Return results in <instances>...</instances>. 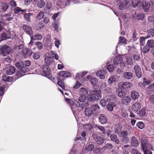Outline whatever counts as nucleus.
I'll use <instances>...</instances> for the list:
<instances>
[{
  "mask_svg": "<svg viewBox=\"0 0 154 154\" xmlns=\"http://www.w3.org/2000/svg\"><path fill=\"white\" fill-rule=\"evenodd\" d=\"M10 53V48L8 45H4L0 47V55L2 54L3 56H7L5 57L4 59L7 62L10 61L9 53Z\"/></svg>",
  "mask_w": 154,
  "mask_h": 154,
  "instance_id": "f257e3e1",
  "label": "nucleus"
},
{
  "mask_svg": "<svg viewBox=\"0 0 154 154\" xmlns=\"http://www.w3.org/2000/svg\"><path fill=\"white\" fill-rule=\"evenodd\" d=\"M102 95L100 90H94L92 91L91 95L88 98L90 101L97 100L101 98Z\"/></svg>",
  "mask_w": 154,
  "mask_h": 154,
  "instance_id": "f03ea898",
  "label": "nucleus"
},
{
  "mask_svg": "<svg viewBox=\"0 0 154 154\" xmlns=\"http://www.w3.org/2000/svg\"><path fill=\"white\" fill-rule=\"evenodd\" d=\"M92 137L95 140L97 143L100 145L102 144L104 142L103 138L98 136L96 133L93 134Z\"/></svg>",
  "mask_w": 154,
  "mask_h": 154,
  "instance_id": "7ed1b4c3",
  "label": "nucleus"
},
{
  "mask_svg": "<svg viewBox=\"0 0 154 154\" xmlns=\"http://www.w3.org/2000/svg\"><path fill=\"white\" fill-rule=\"evenodd\" d=\"M45 62L46 65L48 66L51 63L53 60L52 58L49 53L45 54Z\"/></svg>",
  "mask_w": 154,
  "mask_h": 154,
  "instance_id": "20e7f679",
  "label": "nucleus"
},
{
  "mask_svg": "<svg viewBox=\"0 0 154 154\" xmlns=\"http://www.w3.org/2000/svg\"><path fill=\"white\" fill-rule=\"evenodd\" d=\"M131 146L137 147L139 146V142L137 138L135 136H132L131 140Z\"/></svg>",
  "mask_w": 154,
  "mask_h": 154,
  "instance_id": "39448f33",
  "label": "nucleus"
},
{
  "mask_svg": "<svg viewBox=\"0 0 154 154\" xmlns=\"http://www.w3.org/2000/svg\"><path fill=\"white\" fill-rule=\"evenodd\" d=\"M22 28L24 32L27 34L30 35H32L33 32L31 27L27 25H24Z\"/></svg>",
  "mask_w": 154,
  "mask_h": 154,
  "instance_id": "423d86ee",
  "label": "nucleus"
},
{
  "mask_svg": "<svg viewBox=\"0 0 154 154\" xmlns=\"http://www.w3.org/2000/svg\"><path fill=\"white\" fill-rule=\"evenodd\" d=\"M134 69L135 71L137 77L138 78L141 77L142 73L140 66L137 65H135L134 67Z\"/></svg>",
  "mask_w": 154,
  "mask_h": 154,
  "instance_id": "0eeeda50",
  "label": "nucleus"
},
{
  "mask_svg": "<svg viewBox=\"0 0 154 154\" xmlns=\"http://www.w3.org/2000/svg\"><path fill=\"white\" fill-rule=\"evenodd\" d=\"M106 69H102L97 72L96 75L100 77L101 79H103L105 78L104 75L106 74Z\"/></svg>",
  "mask_w": 154,
  "mask_h": 154,
  "instance_id": "6e6552de",
  "label": "nucleus"
},
{
  "mask_svg": "<svg viewBox=\"0 0 154 154\" xmlns=\"http://www.w3.org/2000/svg\"><path fill=\"white\" fill-rule=\"evenodd\" d=\"M99 121L102 124H104L107 122L106 116L104 114H101L99 115Z\"/></svg>",
  "mask_w": 154,
  "mask_h": 154,
  "instance_id": "1a4fd4ad",
  "label": "nucleus"
},
{
  "mask_svg": "<svg viewBox=\"0 0 154 154\" xmlns=\"http://www.w3.org/2000/svg\"><path fill=\"white\" fill-rule=\"evenodd\" d=\"M141 106V104L140 103L136 102L132 105L131 109L134 111L137 112L140 109Z\"/></svg>",
  "mask_w": 154,
  "mask_h": 154,
  "instance_id": "9d476101",
  "label": "nucleus"
},
{
  "mask_svg": "<svg viewBox=\"0 0 154 154\" xmlns=\"http://www.w3.org/2000/svg\"><path fill=\"white\" fill-rule=\"evenodd\" d=\"M43 73L45 76L48 77L49 76V72L50 69L48 66H44L43 67Z\"/></svg>",
  "mask_w": 154,
  "mask_h": 154,
  "instance_id": "9b49d317",
  "label": "nucleus"
},
{
  "mask_svg": "<svg viewBox=\"0 0 154 154\" xmlns=\"http://www.w3.org/2000/svg\"><path fill=\"white\" fill-rule=\"evenodd\" d=\"M84 112L86 116L88 117H90L93 114V112L92 109L89 107H88L85 109Z\"/></svg>",
  "mask_w": 154,
  "mask_h": 154,
  "instance_id": "f8f14e48",
  "label": "nucleus"
},
{
  "mask_svg": "<svg viewBox=\"0 0 154 154\" xmlns=\"http://www.w3.org/2000/svg\"><path fill=\"white\" fill-rule=\"evenodd\" d=\"M22 53L23 54V57L25 58L29 57L32 54L31 51L27 48L23 49L22 50Z\"/></svg>",
  "mask_w": 154,
  "mask_h": 154,
  "instance_id": "ddd939ff",
  "label": "nucleus"
},
{
  "mask_svg": "<svg viewBox=\"0 0 154 154\" xmlns=\"http://www.w3.org/2000/svg\"><path fill=\"white\" fill-rule=\"evenodd\" d=\"M124 78L126 79H131L133 77L132 73L131 72H126L123 74Z\"/></svg>",
  "mask_w": 154,
  "mask_h": 154,
  "instance_id": "4468645a",
  "label": "nucleus"
},
{
  "mask_svg": "<svg viewBox=\"0 0 154 154\" xmlns=\"http://www.w3.org/2000/svg\"><path fill=\"white\" fill-rule=\"evenodd\" d=\"M129 2V0H125L119 5V8L121 10L124 9L126 7L127 5L128 4Z\"/></svg>",
  "mask_w": 154,
  "mask_h": 154,
  "instance_id": "2eb2a0df",
  "label": "nucleus"
},
{
  "mask_svg": "<svg viewBox=\"0 0 154 154\" xmlns=\"http://www.w3.org/2000/svg\"><path fill=\"white\" fill-rule=\"evenodd\" d=\"M59 75L60 77H67L70 76V74L69 72H68L65 71H62L60 72ZM61 78V77H60V79Z\"/></svg>",
  "mask_w": 154,
  "mask_h": 154,
  "instance_id": "dca6fc26",
  "label": "nucleus"
},
{
  "mask_svg": "<svg viewBox=\"0 0 154 154\" xmlns=\"http://www.w3.org/2000/svg\"><path fill=\"white\" fill-rule=\"evenodd\" d=\"M42 35L38 34L31 36V40H39L42 39Z\"/></svg>",
  "mask_w": 154,
  "mask_h": 154,
  "instance_id": "f3484780",
  "label": "nucleus"
},
{
  "mask_svg": "<svg viewBox=\"0 0 154 154\" xmlns=\"http://www.w3.org/2000/svg\"><path fill=\"white\" fill-rule=\"evenodd\" d=\"M147 140L145 137L142 138L141 139V144L142 146V149H147L146 147Z\"/></svg>",
  "mask_w": 154,
  "mask_h": 154,
  "instance_id": "a211bd4d",
  "label": "nucleus"
},
{
  "mask_svg": "<svg viewBox=\"0 0 154 154\" xmlns=\"http://www.w3.org/2000/svg\"><path fill=\"white\" fill-rule=\"evenodd\" d=\"M110 137L111 140L115 141L118 144L119 143V140L117 138V136L115 134H112L110 136Z\"/></svg>",
  "mask_w": 154,
  "mask_h": 154,
  "instance_id": "6ab92c4d",
  "label": "nucleus"
},
{
  "mask_svg": "<svg viewBox=\"0 0 154 154\" xmlns=\"http://www.w3.org/2000/svg\"><path fill=\"white\" fill-rule=\"evenodd\" d=\"M142 3V2L140 1L132 0V5L134 8H135L140 5H141Z\"/></svg>",
  "mask_w": 154,
  "mask_h": 154,
  "instance_id": "aec40b11",
  "label": "nucleus"
},
{
  "mask_svg": "<svg viewBox=\"0 0 154 154\" xmlns=\"http://www.w3.org/2000/svg\"><path fill=\"white\" fill-rule=\"evenodd\" d=\"M143 8L145 12H148L149 11L150 4L148 2H146L142 4Z\"/></svg>",
  "mask_w": 154,
  "mask_h": 154,
  "instance_id": "412c9836",
  "label": "nucleus"
},
{
  "mask_svg": "<svg viewBox=\"0 0 154 154\" xmlns=\"http://www.w3.org/2000/svg\"><path fill=\"white\" fill-rule=\"evenodd\" d=\"M126 62L127 65L131 66L133 63L132 59L129 56H127L126 58Z\"/></svg>",
  "mask_w": 154,
  "mask_h": 154,
  "instance_id": "4be33fe9",
  "label": "nucleus"
},
{
  "mask_svg": "<svg viewBox=\"0 0 154 154\" xmlns=\"http://www.w3.org/2000/svg\"><path fill=\"white\" fill-rule=\"evenodd\" d=\"M131 100V98L129 96L125 95L123 97L122 100L123 103H127L130 102Z\"/></svg>",
  "mask_w": 154,
  "mask_h": 154,
  "instance_id": "5701e85b",
  "label": "nucleus"
},
{
  "mask_svg": "<svg viewBox=\"0 0 154 154\" xmlns=\"http://www.w3.org/2000/svg\"><path fill=\"white\" fill-rule=\"evenodd\" d=\"M123 60V58L121 56H118L114 58L113 62L115 64H118Z\"/></svg>",
  "mask_w": 154,
  "mask_h": 154,
  "instance_id": "b1692460",
  "label": "nucleus"
},
{
  "mask_svg": "<svg viewBox=\"0 0 154 154\" xmlns=\"http://www.w3.org/2000/svg\"><path fill=\"white\" fill-rule=\"evenodd\" d=\"M122 86L124 89H127L131 87L132 86V85L130 82H125L122 83Z\"/></svg>",
  "mask_w": 154,
  "mask_h": 154,
  "instance_id": "393cba45",
  "label": "nucleus"
},
{
  "mask_svg": "<svg viewBox=\"0 0 154 154\" xmlns=\"http://www.w3.org/2000/svg\"><path fill=\"white\" fill-rule=\"evenodd\" d=\"M45 2L43 0H40L38 1L37 3V6L39 8H43L45 5Z\"/></svg>",
  "mask_w": 154,
  "mask_h": 154,
  "instance_id": "a878e982",
  "label": "nucleus"
},
{
  "mask_svg": "<svg viewBox=\"0 0 154 154\" xmlns=\"http://www.w3.org/2000/svg\"><path fill=\"white\" fill-rule=\"evenodd\" d=\"M0 6L2 11H5L9 7V6L5 3H0Z\"/></svg>",
  "mask_w": 154,
  "mask_h": 154,
  "instance_id": "bb28decb",
  "label": "nucleus"
},
{
  "mask_svg": "<svg viewBox=\"0 0 154 154\" xmlns=\"http://www.w3.org/2000/svg\"><path fill=\"white\" fill-rule=\"evenodd\" d=\"M9 71H7L6 74L3 75V80L5 82H9L10 81V76L8 75L9 74Z\"/></svg>",
  "mask_w": 154,
  "mask_h": 154,
  "instance_id": "cd10ccee",
  "label": "nucleus"
},
{
  "mask_svg": "<svg viewBox=\"0 0 154 154\" xmlns=\"http://www.w3.org/2000/svg\"><path fill=\"white\" fill-rule=\"evenodd\" d=\"M32 15V14L30 13H25L24 16V18L27 21L29 22L30 21V16Z\"/></svg>",
  "mask_w": 154,
  "mask_h": 154,
  "instance_id": "c85d7f7f",
  "label": "nucleus"
},
{
  "mask_svg": "<svg viewBox=\"0 0 154 154\" xmlns=\"http://www.w3.org/2000/svg\"><path fill=\"white\" fill-rule=\"evenodd\" d=\"M88 93L87 90L84 88H82L80 89V94L86 96Z\"/></svg>",
  "mask_w": 154,
  "mask_h": 154,
  "instance_id": "c756f323",
  "label": "nucleus"
},
{
  "mask_svg": "<svg viewBox=\"0 0 154 154\" xmlns=\"http://www.w3.org/2000/svg\"><path fill=\"white\" fill-rule=\"evenodd\" d=\"M131 95L132 99L135 100L137 99L139 97L138 93L136 91H132L131 93Z\"/></svg>",
  "mask_w": 154,
  "mask_h": 154,
  "instance_id": "7c9ffc66",
  "label": "nucleus"
},
{
  "mask_svg": "<svg viewBox=\"0 0 154 154\" xmlns=\"http://www.w3.org/2000/svg\"><path fill=\"white\" fill-rule=\"evenodd\" d=\"M119 42L118 45H122L125 44L127 42V40L125 38L123 37H120Z\"/></svg>",
  "mask_w": 154,
  "mask_h": 154,
  "instance_id": "2f4dec72",
  "label": "nucleus"
},
{
  "mask_svg": "<svg viewBox=\"0 0 154 154\" xmlns=\"http://www.w3.org/2000/svg\"><path fill=\"white\" fill-rule=\"evenodd\" d=\"M86 98V96L80 95V96L77 99H76L75 101H77L78 103V102L77 100L80 101L81 102H82L85 100Z\"/></svg>",
  "mask_w": 154,
  "mask_h": 154,
  "instance_id": "473e14b6",
  "label": "nucleus"
},
{
  "mask_svg": "<svg viewBox=\"0 0 154 154\" xmlns=\"http://www.w3.org/2000/svg\"><path fill=\"white\" fill-rule=\"evenodd\" d=\"M14 12L16 13L17 14L18 13H19L20 11H21L23 13H25L26 12V10H22L20 9V8L19 7H17L15 8L14 10Z\"/></svg>",
  "mask_w": 154,
  "mask_h": 154,
  "instance_id": "72a5a7b5",
  "label": "nucleus"
},
{
  "mask_svg": "<svg viewBox=\"0 0 154 154\" xmlns=\"http://www.w3.org/2000/svg\"><path fill=\"white\" fill-rule=\"evenodd\" d=\"M107 69L109 72H112L114 69V65L113 64H109L107 66Z\"/></svg>",
  "mask_w": 154,
  "mask_h": 154,
  "instance_id": "f704fd0d",
  "label": "nucleus"
},
{
  "mask_svg": "<svg viewBox=\"0 0 154 154\" xmlns=\"http://www.w3.org/2000/svg\"><path fill=\"white\" fill-rule=\"evenodd\" d=\"M147 44L149 47L153 48L154 47V40H149Z\"/></svg>",
  "mask_w": 154,
  "mask_h": 154,
  "instance_id": "c9c22d12",
  "label": "nucleus"
},
{
  "mask_svg": "<svg viewBox=\"0 0 154 154\" xmlns=\"http://www.w3.org/2000/svg\"><path fill=\"white\" fill-rule=\"evenodd\" d=\"M44 15V13L43 11H41L39 12L38 14L37 18L38 20H41L43 18Z\"/></svg>",
  "mask_w": 154,
  "mask_h": 154,
  "instance_id": "e433bc0d",
  "label": "nucleus"
},
{
  "mask_svg": "<svg viewBox=\"0 0 154 154\" xmlns=\"http://www.w3.org/2000/svg\"><path fill=\"white\" fill-rule=\"evenodd\" d=\"M15 66L18 68L21 69L24 66L23 63L22 61H19L15 63Z\"/></svg>",
  "mask_w": 154,
  "mask_h": 154,
  "instance_id": "4c0bfd02",
  "label": "nucleus"
},
{
  "mask_svg": "<svg viewBox=\"0 0 154 154\" xmlns=\"http://www.w3.org/2000/svg\"><path fill=\"white\" fill-rule=\"evenodd\" d=\"M94 146L93 144H90L88 145V146L86 147L87 150L89 151H92L94 149Z\"/></svg>",
  "mask_w": 154,
  "mask_h": 154,
  "instance_id": "58836bf2",
  "label": "nucleus"
},
{
  "mask_svg": "<svg viewBox=\"0 0 154 154\" xmlns=\"http://www.w3.org/2000/svg\"><path fill=\"white\" fill-rule=\"evenodd\" d=\"M149 47L148 46H145L142 50V51L143 53L146 54L148 52L149 50Z\"/></svg>",
  "mask_w": 154,
  "mask_h": 154,
  "instance_id": "ea45409f",
  "label": "nucleus"
},
{
  "mask_svg": "<svg viewBox=\"0 0 154 154\" xmlns=\"http://www.w3.org/2000/svg\"><path fill=\"white\" fill-rule=\"evenodd\" d=\"M137 125L138 127L141 129H143L144 127V124L142 122H139L137 123Z\"/></svg>",
  "mask_w": 154,
  "mask_h": 154,
  "instance_id": "a19ab883",
  "label": "nucleus"
},
{
  "mask_svg": "<svg viewBox=\"0 0 154 154\" xmlns=\"http://www.w3.org/2000/svg\"><path fill=\"white\" fill-rule=\"evenodd\" d=\"M146 110L145 108H143L140 111L139 114L140 116H144L146 114Z\"/></svg>",
  "mask_w": 154,
  "mask_h": 154,
  "instance_id": "79ce46f5",
  "label": "nucleus"
},
{
  "mask_svg": "<svg viewBox=\"0 0 154 154\" xmlns=\"http://www.w3.org/2000/svg\"><path fill=\"white\" fill-rule=\"evenodd\" d=\"M90 82L93 85H94L98 83V81L95 77L92 78L90 80Z\"/></svg>",
  "mask_w": 154,
  "mask_h": 154,
  "instance_id": "37998d69",
  "label": "nucleus"
},
{
  "mask_svg": "<svg viewBox=\"0 0 154 154\" xmlns=\"http://www.w3.org/2000/svg\"><path fill=\"white\" fill-rule=\"evenodd\" d=\"M21 70L24 74L28 72L29 70L28 67L24 66L21 69Z\"/></svg>",
  "mask_w": 154,
  "mask_h": 154,
  "instance_id": "c03bdc74",
  "label": "nucleus"
},
{
  "mask_svg": "<svg viewBox=\"0 0 154 154\" xmlns=\"http://www.w3.org/2000/svg\"><path fill=\"white\" fill-rule=\"evenodd\" d=\"M57 84L60 86L63 90L65 89L64 83L61 81H59L57 82Z\"/></svg>",
  "mask_w": 154,
  "mask_h": 154,
  "instance_id": "a18cd8bd",
  "label": "nucleus"
},
{
  "mask_svg": "<svg viewBox=\"0 0 154 154\" xmlns=\"http://www.w3.org/2000/svg\"><path fill=\"white\" fill-rule=\"evenodd\" d=\"M24 74L23 73V72H22V71H21V70L20 69V70H19L17 72V74H16V77H18L17 78H19V77H21L24 75Z\"/></svg>",
  "mask_w": 154,
  "mask_h": 154,
  "instance_id": "49530a36",
  "label": "nucleus"
},
{
  "mask_svg": "<svg viewBox=\"0 0 154 154\" xmlns=\"http://www.w3.org/2000/svg\"><path fill=\"white\" fill-rule=\"evenodd\" d=\"M116 81L115 78L113 77H111L109 78L108 80V82L109 84L111 85L113 82Z\"/></svg>",
  "mask_w": 154,
  "mask_h": 154,
  "instance_id": "de8ad7c7",
  "label": "nucleus"
},
{
  "mask_svg": "<svg viewBox=\"0 0 154 154\" xmlns=\"http://www.w3.org/2000/svg\"><path fill=\"white\" fill-rule=\"evenodd\" d=\"M60 23L58 22V20L56 21H55L54 25V27L55 30L57 31L58 30V26L59 25Z\"/></svg>",
  "mask_w": 154,
  "mask_h": 154,
  "instance_id": "09e8293b",
  "label": "nucleus"
},
{
  "mask_svg": "<svg viewBox=\"0 0 154 154\" xmlns=\"http://www.w3.org/2000/svg\"><path fill=\"white\" fill-rule=\"evenodd\" d=\"M145 38L144 37H141L140 38V41L141 45H144L145 44Z\"/></svg>",
  "mask_w": 154,
  "mask_h": 154,
  "instance_id": "8fccbe9b",
  "label": "nucleus"
},
{
  "mask_svg": "<svg viewBox=\"0 0 154 154\" xmlns=\"http://www.w3.org/2000/svg\"><path fill=\"white\" fill-rule=\"evenodd\" d=\"M91 107L93 109V110L94 111L100 109L99 106L97 104L93 105L91 106Z\"/></svg>",
  "mask_w": 154,
  "mask_h": 154,
  "instance_id": "3c124183",
  "label": "nucleus"
},
{
  "mask_svg": "<svg viewBox=\"0 0 154 154\" xmlns=\"http://www.w3.org/2000/svg\"><path fill=\"white\" fill-rule=\"evenodd\" d=\"M128 134V133L127 131H122L120 134V136L124 137H127L126 136H127Z\"/></svg>",
  "mask_w": 154,
  "mask_h": 154,
  "instance_id": "603ef678",
  "label": "nucleus"
},
{
  "mask_svg": "<svg viewBox=\"0 0 154 154\" xmlns=\"http://www.w3.org/2000/svg\"><path fill=\"white\" fill-rule=\"evenodd\" d=\"M147 33L152 36H154V29H151L149 30H147Z\"/></svg>",
  "mask_w": 154,
  "mask_h": 154,
  "instance_id": "864d4df0",
  "label": "nucleus"
},
{
  "mask_svg": "<svg viewBox=\"0 0 154 154\" xmlns=\"http://www.w3.org/2000/svg\"><path fill=\"white\" fill-rule=\"evenodd\" d=\"M131 152L132 154H141L138 151L137 149L135 148L132 149Z\"/></svg>",
  "mask_w": 154,
  "mask_h": 154,
  "instance_id": "5fc2aeb1",
  "label": "nucleus"
},
{
  "mask_svg": "<svg viewBox=\"0 0 154 154\" xmlns=\"http://www.w3.org/2000/svg\"><path fill=\"white\" fill-rule=\"evenodd\" d=\"M100 104L103 107L106 106V103L105 100L104 99H102L100 101Z\"/></svg>",
  "mask_w": 154,
  "mask_h": 154,
  "instance_id": "6e6d98bb",
  "label": "nucleus"
},
{
  "mask_svg": "<svg viewBox=\"0 0 154 154\" xmlns=\"http://www.w3.org/2000/svg\"><path fill=\"white\" fill-rule=\"evenodd\" d=\"M144 18V15L142 14H138L137 17V19L139 20H142Z\"/></svg>",
  "mask_w": 154,
  "mask_h": 154,
  "instance_id": "4d7b16f0",
  "label": "nucleus"
},
{
  "mask_svg": "<svg viewBox=\"0 0 154 154\" xmlns=\"http://www.w3.org/2000/svg\"><path fill=\"white\" fill-rule=\"evenodd\" d=\"M97 128L100 130L102 132V134H105V130L103 127L101 126H98Z\"/></svg>",
  "mask_w": 154,
  "mask_h": 154,
  "instance_id": "13d9d810",
  "label": "nucleus"
},
{
  "mask_svg": "<svg viewBox=\"0 0 154 154\" xmlns=\"http://www.w3.org/2000/svg\"><path fill=\"white\" fill-rule=\"evenodd\" d=\"M107 109L110 111H112L113 110V107L110 104H108L107 106Z\"/></svg>",
  "mask_w": 154,
  "mask_h": 154,
  "instance_id": "bf43d9fd",
  "label": "nucleus"
},
{
  "mask_svg": "<svg viewBox=\"0 0 154 154\" xmlns=\"http://www.w3.org/2000/svg\"><path fill=\"white\" fill-rule=\"evenodd\" d=\"M38 26L36 27V29L37 30H40L43 27L44 24L40 22L39 23Z\"/></svg>",
  "mask_w": 154,
  "mask_h": 154,
  "instance_id": "052dcab7",
  "label": "nucleus"
},
{
  "mask_svg": "<svg viewBox=\"0 0 154 154\" xmlns=\"http://www.w3.org/2000/svg\"><path fill=\"white\" fill-rule=\"evenodd\" d=\"M60 13L58 12L57 13L54 14L52 17V19L54 20H55L56 18L58 17V16L60 14Z\"/></svg>",
  "mask_w": 154,
  "mask_h": 154,
  "instance_id": "680f3d73",
  "label": "nucleus"
},
{
  "mask_svg": "<svg viewBox=\"0 0 154 154\" xmlns=\"http://www.w3.org/2000/svg\"><path fill=\"white\" fill-rule=\"evenodd\" d=\"M35 45L37 46L38 48L39 49H41L42 48V45L40 42H38L36 43Z\"/></svg>",
  "mask_w": 154,
  "mask_h": 154,
  "instance_id": "e2e57ef3",
  "label": "nucleus"
},
{
  "mask_svg": "<svg viewBox=\"0 0 154 154\" xmlns=\"http://www.w3.org/2000/svg\"><path fill=\"white\" fill-rule=\"evenodd\" d=\"M133 59L134 61H139L140 58V56L137 54H135L133 56Z\"/></svg>",
  "mask_w": 154,
  "mask_h": 154,
  "instance_id": "0e129e2a",
  "label": "nucleus"
},
{
  "mask_svg": "<svg viewBox=\"0 0 154 154\" xmlns=\"http://www.w3.org/2000/svg\"><path fill=\"white\" fill-rule=\"evenodd\" d=\"M15 68L14 66H10V75L13 74L15 72Z\"/></svg>",
  "mask_w": 154,
  "mask_h": 154,
  "instance_id": "69168bd1",
  "label": "nucleus"
},
{
  "mask_svg": "<svg viewBox=\"0 0 154 154\" xmlns=\"http://www.w3.org/2000/svg\"><path fill=\"white\" fill-rule=\"evenodd\" d=\"M32 54H33L32 57L35 59H38L40 57L39 55L37 53H33Z\"/></svg>",
  "mask_w": 154,
  "mask_h": 154,
  "instance_id": "338daca9",
  "label": "nucleus"
},
{
  "mask_svg": "<svg viewBox=\"0 0 154 154\" xmlns=\"http://www.w3.org/2000/svg\"><path fill=\"white\" fill-rule=\"evenodd\" d=\"M147 89L150 91H153L154 90V83L149 86L148 88Z\"/></svg>",
  "mask_w": 154,
  "mask_h": 154,
  "instance_id": "774afa93",
  "label": "nucleus"
}]
</instances>
